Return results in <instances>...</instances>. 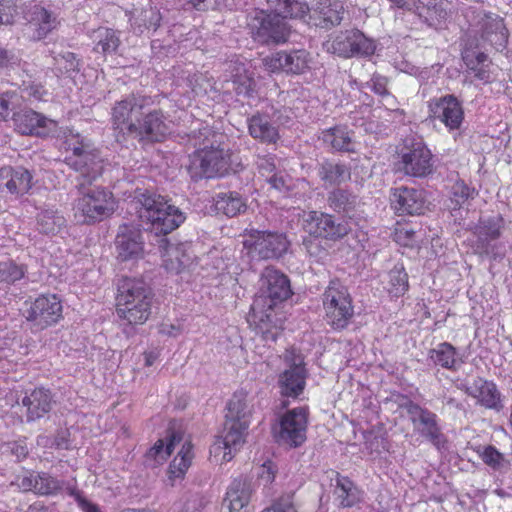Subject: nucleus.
Here are the masks:
<instances>
[{
  "mask_svg": "<svg viewBox=\"0 0 512 512\" xmlns=\"http://www.w3.org/2000/svg\"><path fill=\"white\" fill-rule=\"evenodd\" d=\"M319 175L329 185L341 184L351 177L350 170L346 166L329 162L322 164Z\"/></svg>",
  "mask_w": 512,
  "mask_h": 512,
  "instance_id": "49530a36",
  "label": "nucleus"
},
{
  "mask_svg": "<svg viewBox=\"0 0 512 512\" xmlns=\"http://www.w3.org/2000/svg\"><path fill=\"white\" fill-rule=\"evenodd\" d=\"M121 230L118 232L115 244L118 251V257L122 261L137 256L143 249V241L139 230L130 226H120Z\"/></svg>",
  "mask_w": 512,
  "mask_h": 512,
  "instance_id": "a878e982",
  "label": "nucleus"
},
{
  "mask_svg": "<svg viewBox=\"0 0 512 512\" xmlns=\"http://www.w3.org/2000/svg\"><path fill=\"white\" fill-rule=\"evenodd\" d=\"M306 222H318L319 224H333V220L331 216L325 215L323 213H319L317 211H312L308 213V218L305 219Z\"/></svg>",
  "mask_w": 512,
  "mask_h": 512,
  "instance_id": "774afa93",
  "label": "nucleus"
},
{
  "mask_svg": "<svg viewBox=\"0 0 512 512\" xmlns=\"http://www.w3.org/2000/svg\"><path fill=\"white\" fill-rule=\"evenodd\" d=\"M446 3L443 0H428L426 3L422 0L417 1L415 13L418 14L427 24L435 26L447 18L448 12Z\"/></svg>",
  "mask_w": 512,
  "mask_h": 512,
  "instance_id": "7c9ffc66",
  "label": "nucleus"
},
{
  "mask_svg": "<svg viewBox=\"0 0 512 512\" xmlns=\"http://www.w3.org/2000/svg\"><path fill=\"white\" fill-rule=\"evenodd\" d=\"M19 486L39 495H55L62 490L63 482L46 472H37L23 476Z\"/></svg>",
  "mask_w": 512,
  "mask_h": 512,
  "instance_id": "b1692460",
  "label": "nucleus"
},
{
  "mask_svg": "<svg viewBox=\"0 0 512 512\" xmlns=\"http://www.w3.org/2000/svg\"><path fill=\"white\" fill-rule=\"evenodd\" d=\"M322 302L327 323L336 330L346 328L354 315L348 289L339 281H331L322 295Z\"/></svg>",
  "mask_w": 512,
  "mask_h": 512,
  "instance_id": "6e6552de",
  "label": "nucleus"
},
{
  "mask_svg": "<svg viewBox=\"0 0 512 512\" xmlns=\"http://www.w3.org/2000/svg\"><path fill=\"white\" fill-rule=\"evenodd\" d=\"M258 168L262 175H268L276 170V165L272 157H262L258 161Z\"/></svg>",
  "mask_w": 512,
  "mask_h": 512,
  "instance_id": "338daca9",
  "label": "nucleus"
},
{
  "mask_svg": "<svg viewBox=\"0 0 512 512\" xmlns=\"http://www.w3.org/2000/svg\"><path fill=\"white\" fill-rule=\"evenodd\" d=\"M1 175L8 178L4 186L13 195L22 196L31 188L32 176L23 168L13 170L10 167H5L1 169Z\"/></svg>",
  "mask_w": 512,
  "mask_h": 512,
  "instance_id": "c756f323",
  "label": "nucleus"
},
{
  "mask_svg": "<svg viewBox=\"0 0 512 512\" xmlns=\"http://www.w3.org/2000/svg\"><path fill=\"white\" fill-rule=\"evenodd\" d=\"M227 414L225 418H231L250 423L251 409L248 402L247 394L243 391L233 394L227 406Z\"/></svg>",
  "mask_w": 512,
  "mask_h": 512,
  "instance_id": "37998d69",
  "label": "nucleus"
},
{
  "mask_svg": "<svg viewBox=\"0 0 512 512\" xmlns=\"http://www.w3.org/2000/svg\"><path fill=\"white\" fill-rule=\"evenodd\" d=\"M240 163L233 158L224 136L207 131L201 146L195 151L191 169L193 177H223L240 169Z\"/></svg>",
  "mask_w": 512,
  "mask_h": 512,
  "instance_id": "7ed1b4c3",
  "label": "nucleus"
},
{
  "mask_svg": "<svg viewBox=\"0 0 512 512\" xmlns=\"http://www.w3.org/2000/svg\"><path fill=\"white\" fill-rule=\"evenodd\" d=\"M27 272V267L17 264L12 259L0 261V284L12 285L21 280Z\"/></svg>",
  "mask_w": 512,
  "mask_h": 512,
  "instance_id": "de8ad7c7",
  "label": "nucleus"
},
{
  "mask_svg": "<svg viewBox=\"0 0 512 512\" xmlns=\"http://www.w3.org/2000/svg\"><path fill=\"white\" fill-rule=\"evenodd\" d=\"M26 320L38 330L57 323L62 317L61 300L56 295H41L26 311Z\"/></svg>",
  "mask_w": 512,
  "mask_h": 512,
  "instance_id": "2eb2a0df",
  "label": "nucleus"
},
{
  "mask_svg": "<svg viewBox=\"0 0 512 512\" xmlns=\"http://www.w3.org/2000/svg\"><path fill=\"white\" fill-rule=\"evenodd\" d=\"M251 494V482L244 477L236 478L227 489L224 505L230 512H240L249 503Z\"/></svg>",
  "mask_w": 512,
  "mask_h": 512,
  "instance_id": "cd10ccee",
  "label": "nucleus"
},
{
  "mask_svg": "<svg viewBox=\"0 0 512 512\" xmlns=\"http://www.w3.org/2000/svg\"><path fill=\"white\" fill-rule=\"evenodd\" d=\"M245 203L237 193L219 194L215 200V209L228 217L236 216L244 211Z\"/></svg>",
  "mask_w": 512,
  "mask_h": 512,
  "instance_id": "a18cd8bd",
  "label": "nucleus"
},
{
  "mask_svg": "<svg viewBox=\"0 0 512 512\" xmlns=\"http://www.w3.org/2000/svg\"><path fill=\"white\" fill-rule=\"evenodd\" d=\"M285 18L276 12L270 14L258 13L250 23L254 38L261 43L285 42L289 34V28L284 21Z\"/></svg>",
  "mask_w": 512,
  "mask_h": 512,
  "instance_id": "4468645a",
  "label": "nucleus"
},
{
  "mask_svg": "<svg viewBox=\"0 0 512 512\" xmlns=\"http://www.w3.org/2000/svg\"><path fill=\"white\" fill-rule=\"evenodd\" d=\"M475 196V190L470 188L463 180H457L450 190V198L447 207L454 221L462 220L468 210L466 206Z\"/></svg>",
  "mask_w": 512,
  "mask_h": 512,
  "instance_id": "bb28decb",
  "label": "nucleus"
},
{
  "mask_svg": "<svg viewBox=\"0 0 512 512\" xmlns=\"http://www.w3.org/2000/svg\"><path fill=\"white\" fill-rule=\"evenodd\" d=\"M116 313L129 325H142L151 315L153 293L141 279L123 278L118 284Z\"/></svg>",
  "mask_w": 512,
  "mask_h": 512,
  "instance_id": "20e7f679",
  "label": "nucleus"
},
{
  "mask_svg": "<svg viewBox=\"0 0 512 512\" xmlns=\"http://www.w3.org/2000/svg\"><path fill=\"white\" fill-rule=\"evenodd\" d=\"M483 37L492 45L504 46L507 42L508 32L503 20L497 15H485L481 21Z\"/></svg>",
  "mask_w": 512,
  "mask_h": 512,
  "instance_id": "2f4dec72",
  "label": "nucleus"
},
{
  "mask_svg": "<svg viewBox=\"0 0 512 512\" xmlns=\"http://www.w3.org/2000/svg\"><path fill=\"white\" fill-rule=\"evenodd\" d=\"M71 495L75 497V500L83 512H103L98 505L87 500L79 492L72 490Z\"/></svg>",
  "mask_w": 512,
  "mask_h": 512,
  "instance_id": "680f3d73",
  "label": "nucleus"
},
{
  "mask_svg": "<svg viewBox=\"0 0 512 512\" xmlns=\"http://www.w3.org/2000/svg\"><path fill=\"white\" fill-rule=\"evenodd\" d=\"M402 170L406 175L425 177L433 171L432 153L422 142H413L401 155Z\"/></svg>",
  "mask_w": 512,
  "mask_h": 512,
  "instance_id": "aec40b11",
  "label": "nucleus"
},
{
  "mask_svg": "<svg viewBox=\"0 0 512 512\" xmlns=\"http://www.w3.org/2000/svg\"><path fill=\"white\" fill-rule=\"evenodd\" d=\"M179 226H152L147 232L148 239L154 241L163 250V267L169 273L180 274L190 270L195 262V255L188 242L172 244L167 235Z\"/></svg>",
  "mask_w": 512,
  "mask_h": 512,
  "instance_id": "423d86ee",
  "label": "nucleus"
},
{
  "mask_svg": "<svg viewBox=\"0 0 512 512\" xmlns=\"http://www.w3.org/2000/svg\"><path fill=\"white\" fill-rule=\"evenodd\" d=\"M192 449L193 446L190 441L183 443L180 451L169 465L168 473L170 479H182L184 477L194 457Z\"/></svg>",
  "mask_w": 512,
  "mask_h": 512,
  "instance_id": "58836bf2",
  "label": "nucleus"
},
{
  "mask_svg": "<svg viewBox=\"0 0 512 512\" xmlns=\"http://www.w3.org/2000/svg\"><path fill=\"white\" fill-rule=\"evenodd\" d=\"M181 440V435L176 432L170 434L168 443H165L163 439H159L146 453V461H153L154 465L163 463L171 455L175 444Z\"/></svg>",
  "mask_w": 512,
  "mask_h": 512,
  "instance_id": "a19ab883",
  "label": "nucleus"
},
{
  "mask_svg": "<svg viewBox=\"0 0 512 512\" xmlns=\"http://www.w3.org/2000/svg\"><path fill=\"white\" fill-rule=\"evenodd\" d=\"M16 130L23 135H45L56 127L55 121L33 111L23 110L13 117Z\"/></svg>",
  "mask_w": 512,
  "mask_h": 512,
  "instance_id": "4be33fe9",
  "label": "nucleus"
},
{
  "mask_svg": "<svg viewBox=\"0 0 512 512\" xmlns=\"http://www.w3.org/2000/svg\"><path fill=\"white\" fill-rule=\"evenodd\" d=\"M322 139L332 148L340 151H354L352 137L345 127H334L322 133Z\"/></svg>",
  "mask_w": 512,
  "mask_h": 512,
  "instance_id": "79ce46f5",
  "label": "nucleus"
},
{
  "mask_svg": "<svg viewBox=\"0 0 512 512\" xmlns=\"http://www.w3.org/2000/svg\"><path fill=\"white\" fill-rule=\"evenodd\" d=\"M273 12L283 17L303 18L307 15L309 7L299 0H266Z\"/></svg>",
  "mask_w": 512,
  "mask_h": 512,
  "instance_id": "ea45409f",
  "label": "nucleus"
},
{
  "mask_svg": "<svg viewBox=\"0 0 512 512\" xmlns=\"http://www.w3.org/2000/svg\"><path fill=\"white\" fill-rule=\"evenodd\" d=\"M23 91L27 94L28 97H31L35 100H41L46 94V91L43 89V87L37 83L25 84Z\"/></svg>",
  "mask_w": 512,
  "mask_h": 512,
  "instance_id": "0e129e2a",
  "label": "nucleus"
},
{
  "mask_svg": "<svg viewBox=\"0 0 512 512\" xmlns=\"http://www.w3.org/2000/svg\"><path fill=\"white\" fill-rule=\"evenodd\" d=\"M464 391L487 409L500 410L502 408L501 394L491 381L483 378L474 379L471 384L464 387Z\"/></svg>",
  "mask_w": 512,
  "mask_h": 512,
  "instance_id": "5701e85b",
  "label": "nucleus"
},
{
  "mask_svg": "<svg viewBox=\"0 0 512 512\" xmlns=\"http://www.w3.org/2000/svg\"><path fill=\"white\" fill-rule=\"evenodd\" d=\"M284 359L289 367L279 376L280 393L286 397L296 398L303 392L306 384L307 372L304 361L302 356L293 350H287Z\"/></svg>",
  "mask_w": 512,
  "mask_h": 512,
  "instance_id": "f8f14e48",
  "label": "nucleus"
},
{
  "mask_svg": "<svg viewBox=\"0 0 512 512\" xmlns=\"http://www.w3.org/2000/svg\"><path fill=\"white\" fill-rule=\"evenodd\" d=\"M161 16L159 11L154 7H147L141 11L136 10L131 21L132 25L138 28H146L156 30L160 25Z\"/></svg>",
  "mask_w": 512,
  "mask_h": 512,
  "instance_id": "8fccbe9b",
  "label": "nucleus"
},
{
  "mask_svg": "<svg viewBox=\"0 0 512 512\" xmlns=\"http://www.w3.org/2000/svg\"><path fill=\"white\" fill-rule=\"evenodd\" d=\"M288 244L283 233L254 229L244 240V246L253 249L264 259L281 256L288 249Z\"/></svg>",
  "mask_w": 512,
  "mask_h": 512,
  "instance_id": "f3484780",
  "label": "nucleus"
},
{
  "mask_svg": "<svg viewBox=\"0 0 512 512\" xmlns=\"http://www.w3.org/2000/svg\"><path fill=\"white\" fill-rule=\"evenodd\" d=\"M58 22L55 16L40 6H35L32 11L29 28L34 31V38L40 40L45 38Z\"/></svg>",
  "mask_w": 512,
  "mask_h": 512,
  "instance_id": "473e14b6",
  "label": "nucleus"
},
{
  "mask_svg": "<svg viewBox=\"0 0 512 512\" xmlns=\"http://www.w3.org/2000/svg\"><path fill=\"white\" fill-rule=\"evenodd\" d=\"M472 234L477 238L475 240L477 248L488 253L489 241L497 239L500 232L497 226H473Z\"/></svg>",
  "mask_w": 512,
  "mask_h": 512,
  "instance_id": "3c124183",
  "label": "nucleus"
},
{
  "mask_svg": "<svg viewBox=\"0 0 512 512\" xmlns=\"http://www.w3.org/2000/svg\"><path fill=\"white\" fill-rule=\"evenodd\" d=\"M250 135L264 143H275L279 137L278 130L266 116L254 115L249 119Z\"/></svg>",
  "mask_w": 512,
  "mask_h": 512,
  "instance_id": "f704fd0d",
  "label": "nucleus"
},
{
  "mask_svg": "<svg viewBox=\"0 0 512 512\" xmlns=\"http://www.w3.org/2000/svg\"><path fill=\"white\" fill-rule=\"evenodd\" d=\"M314 13L322 19L325 27L339 25L345 13L344 6L339 0H319Z\"/></svg>",
  "mask_w": 512,
  "mask_h": 512,
  "instance_id": "72a5a7b5",
  "label": "nucleus"
},
{
  "mask_svg": "<svg viewBox=\"0 0 512 512\" xmlns=\"http://www.w3.org/2000/svg\"><path fill=\"white\" fill-rule=\"evenodd\" d=\"M260 282L261 286L251 305L249 317L266 341H276L279 328L275 309L291 296L290 280L280 271L267 267Z\"/></svg>",
  "mask_w": 512,
  "mask_h": 512,
  "instance_id": "f257e3e1",
  "label": "nucleus"
},
{
  "mask_svg": "<svg viewBox=\"0 0 512 512\" xmlns=\"http://www.w3.org/2000/svg\"><path fill=\"white\" fill-rule=\"evenodd\" d=\"M16 94L13 92H6L0 94V120H6L10 114V105L13 103V98Z\"/></svg>",
  "mask_w": 512,
  "mask_h": 512,
  "instance_id": "052dcab7",
  "label": "nucleus"
},
{
  "mask_svg": "<svg viewBox=\"0 0 512 512\" xmlns=\"http://www.w3.org/2000/svg\"><path fill=\"white\" fill-rule=\"evenodd\" d=\"M464 61L468 69L472 72L484 62H487V55L481 52H468L464 56Z\"/></svg>",
  "mask_w": 512,
  "mask_h": 512,
  "instance_id": "4d7b16f0",
  "label": "nucleus"
},
{
  "mask_svg": "<svg viewBox=\"0 0 512 512\" xmlns=\"http://www.w3.org/2000/svg\"><path fill=\"white\" fill-rule=\"evenodd\" d=\"M65 149L71 152L67 163L78 171L88 183L96 179L102 171L100 156L92 141L70 129L65 133Z\"/></svg>",
  "mask_w": 512,
  "mask_h": 512,
  "instance_id": "39448f33",
  "label": "nucleus"
},
{
  "mask_svg": "<svg viewBox=\"0 0 512 512\" xmlns=\"http://www.w3.org/2000/svg\"><path fill=\"white\" fill-rule=\"evenodd\" d=\"M491 63L487 59V62H484L483 65H480L475 70L472 71L474 74V77L484 83L491 81V69H490Z\"/></svg>",
  "mask_w": 512,
  "mask_h": 512,
  "instance_id": "e2e57ef3",
  "label": "nucleus"
},
{
  "mask_svg": "<svg viewBox=\"0 0 512 512\" xmlns=\"http://www.w3.org/2000/svg\"><path fill=\"white\" fill-rule=\"evenodd\" d=\"M325 47L327 52L344 58L370 56L376 49L374 41L359 30L340 32L328 40Z\"/></svg>",
  "mask_w": 512,
  "mask_h": 512,
  "instance_id": "1a4fd4ad",
  "label": "nucleus"
},
{
  "mask_svg": "<svg viewBox=\"0 0 512 512\" xmlns=\"http://www.w3.org/2000/svg\"><path fill=\"white\" fill-rule=\"evenodd\" d=\"M225 83H231L237 94L248 95L254 86V79L245 65L238 61H230L226 64L223 76Z\"/></svg>",
  "mask_w": 512,
  "mask_h": 512,
  "instance_id": "c85d7f7f",
  "label": "nucleus"
},
{
  "mask_svg": "<svg viewBox=\"0 0 512 512\" xmlns=\"http://www.w3.org/2000/svg\"><path fill=\"white\" fill-rule=\"evenodd\" d=\"M429 358L435 365L454 371L462 364V361L457 358L455 347L448 342L440 343L434 349H431Z\"/></svg>",
  "mask_w": 512,
  "mask_h": 512,
  "instance_id": "e433bc0d",
  "label": "nucleus"
},
{
  "mask_svg": "<svg viewBox=\"0 0 512 512\" xmlns=\"http://www.w3.org/2000/svg\"><path fill=\"white\" fill-rule=\"evenodd\" d=\"M53 396L48 389L36 388L26 395L22 404L27 408V421H35L50 412L54 404Z\"/></svg>",
  "mask_w": 512,
  "mask_h": 512,
  "instance_id": "393cba45",
  "label": "nucleus"
},
{
  "mask_svg": "<svg viewBox=\"0 0 512 512\" xmlns=\"http://www.w3.org/2000/svg\"><path fill=\"white\" fill-rule=\"evenodd\" d=\"M82 197L77 201V209L90 219L103 221L114 211L112 195L100 187L85 189L84 183L80 184Z\"/></svg>",
  "mask_w": 512,
  "mask_h": 512,
  "instance_id": "9b49d317",
  "label": "nucleus"
},
{
  "mask_svg": "<svg viewBox=\"0 0 512 512\" xmlns=\"http://www.w3.org/2000/svg\"><path fill=\"white\" fill-rule=\"evenodd\" d=\"M481 458L486 465L495 470L505 469L509 466V461L493 446L486 447Z\"/></svg>",
  "mask_w": 512,
  "mask_h": 512,
  "instance_id": "864d4df0",
  "label": "nucleus"
},
{
  "mask_svg": "<svg viewBox=\"0 0 512 512\" xmlns=\"http://www.w3.org/2000/svg\"><path fill=\"white\" fill-rule=\"evenodd\" d=\"M390 201L399 215H420L425 209L423 192L414 188L399 187L393 189Z\"/></svg>",
  "mask_w": 512,
  "mask_h": 512,
  "instance_id": "412c9836",
  "label": "nucleus"
},
{
  "mask_svg": "<svg viewBox=\"0 0 512 512\" xmlns=\"http://www.w3.org/2000/svg\"><path fill=\"white\" fill-rule=\"evenodd\" d=\"M14 12L12 0H0V25L11 24Z\"/></svg>",
  "mask_w": 512,
  "mask_h": 512,
  "instance_id": "6e6d98bb",
  "label": "nucleus"
},
{
  "mask_svg": "<svg viewBox=\"0 0 512 512\" xmlns=\"http://www.w3.org/2000/svg\"><path fill=\"white\" fill-rule=\"evenodd\" d=\"M312 58L306 50H294L289 53L277 52L263 59V65L268 72H286L302 74L310 68Z\"/></svg>",
  "mask_w": 512,
  "mask_h": 512,
  "instance_id": "dca6fc26",
  "label": "nucleus"
},
{
  "mask_svg": "<svg viewBox=\"0 0 512 512\" xmlns=\"http://www.w3.org/2000/svg\"><path fill=\"white\" fill-rule=\"evenodd\" d=\"M404 408L407 411L414 430L437 449H440L445 444L446 440L438 423V416L413 401H408L404 405Z\"/></svg>",
  "mask_w": 512,
  "mask_h": 512,
  "instance_id": "9d476101",
  "label": "nucleus"
},
{
  "mask_svg": "<svg viewBox=\"0 0 512 512\" xmlns=\"http://www.w3.org/2000/svg\"><path fill=\"white\" fill-rule=\"evenodd\" d=\"M57 62L59 64L65 62L64 69L66 72L75 71L78 68V61L75 55L71 52H66L65 54L61 55L60 58L57 59Z\"/></svg>",
  "mask_w": 512,
  "mask_h": 512,
  "instance_id": "69168bd1",
  "label": "nucleus"
},
{
  "mask_svg": "<svg viewBox=\"0 0 512 512\" xmlns=\"http://www.w3.org/2000/svg\"><path fill=\"white\" fill-rule=\"evenodd\" d=\"M187 86L196 96L207 95L215 91V82L207 73L194 72L187 76Z\"/></svg>",
  "mask_w": 512,
  "mask_h": 512,
  "instance_id": "09e8293b",
  "label": "nucleus"
},
{
  "mask_svg": "<svg viewBox=\"0 0 512 512\" xmlns=\"http://www.w3.org/2000/svg\"><path fill=\"white\" fill-rule=\"evenodd\" d=\"M309 234L315 238L336 240L348 234V226H309Z\"/></svg>",
  "mask_w": 512,
  "mask_h": 512,
  "instance_id": "603ef678",
  "label": "nucleus"
},
{
  "mask_svg": "<svg viewBox=\"0 0 512 512\" xmlns=\"http://www.w3.org/2000/svg\"><path fill=\"white\" fill-rule=\"evenodd\" d=\"M429 115L443 123L450 131L459 129L464 119L463 108L452 95L432 99L429 102Z\"/></svg>",
  "mask_w": 512,
  "mask_h": 512,
  "instance_id": "6ab92c4d",
  "label": "nucleus"
},
{
  "mask_svg": "<svg viewBox=\"0 0 512 512\" xmlns=\"http://www.w3.org/2000/svg\"><path fill=\"white\" fill-rule=\"evenodd\" d=\"M335 495L343 508L352 507L361 501L362 493L347 477L337 476Z\"/></svg>",
  "mask_w": 512,
  "mask_h": 512,
  "instance_id": "4c0bfd02",
  "label": "nucleus"
},
{
  "mask_svg": "<svg viewBox=\"0 0 512 512\" xmlns=\"http://www.w3.org/2000/svg\"><path fill=\"white\" fill-rule=\"evenodd\" d=\"M259 482L264 486H268L275 479V467L272 462H266L260 467L258 473Z\"/></svg>",
  "mask_w": 512,
  "mask_h": 512,
  "instance_id": "bf43d9fd",
  "label": "nucleus"
},
{
  "mask_svg": "<svg viewBox=\"0 0 512 512\" xmlns=\"http://www.w3.org/2000/svg\"><path fill=\"white\" fill-rule=\"evenodd\" d=\"M307 412L304 408H295L285 413L275 430L277 442L290 447H298L306 440Z\"/></svg>",
  "mask_w": 512,
  "mask_h": 512,
  "instance_id": "ddd939ff",
  "label": "nucleus"
},
{
  "mask_svg": "<svg viewBox=\"0 0 512 512\" xmlns=\"http://www.w3.org/2000/svg\"><path fill=\"white\" fill-rule=\"evenodd\" d=\"M408 274L402 264H396L387 274L386 289L393 297L404 295L408 290Z\"/></svg>",
  "mask_w": 512,
  "mask_h": 512,
  "instance_id": "c03bdc74",
  "label": "nucleus"
},
{
  "mask_svg": "<svg viewBox=\"0 0 512 512\" xmlns=\"http://www.w3.org/2000/svg\"><path fill=\"white\" fill-rule=\"evenodd\" d=\"M355 197L344 190H336L331 193L329 200L336 207H345L347 204L354 202Z\"/></svg>",
  "mask_w": 512,
  "mask_h": 512,
  "instance_id": "13d9d810",
  "label": "nucleus"
},
{
  "mask_svg": "<svg viewBox=\"0 0 512 512\" xmlns=\"http://www.w3.org/2000/svg\"><path fill=\"white\" fill-rule=\"evenodd\" d=\"M262 512H296V508L294 505V493L289 492L281 495Z\"/></svg>",
  "mask_w": 512,
  "mask_h": 512,
  "instance_id": "5fc2aeb1",
  "label": "nucleus"
},
{
  "mask_svg": "<svg viewBox=\"0 0 512 512\" xmlns=\"http://www.w3.org/2000/svg\"><path fill=\"white\" fill-rule=\"evenodd\" d=\"M91 39L94 50L103 54L114 53L120 46L119 33L108 27H99L92 31Z\"/></svg>",
  "mask_w": 512,
  "mask_h": 512,
  "instance_id": "c9c22d12",
  "label": "nucleus"
},
{
  "mask_svg": "<svg viewBox=\"0 0 512 512\" xmlns=\"http://www.w3.org/2000/svg\"><path fill=\"white\" fill-rule=\"evenodd\" d=\"M249 427L247 422L225 418L223 435L221 439L216 441L211 449L215 455H218L222 450L223 460L230 461L233 458V453L236 452L245 441V434Z\"/></svg>",
  "mask_w": 512,
  "mask_h": 512,
  "instance_id": "a211bd4d",
  "label": "nucleus"
},
{
  "mask_svg": "<svg viewBox=\"0 0 512 512\" xmlns=\"http://www.w3.org/2000/svg\"><path fill=\"white\" fill-rule=\"evenodd\" d=\"M138 220L146 224H182L186 213L161 195L139 193L132 201Z\"/></svg>",
  "mask_w": 512,
  "mask_h": 512,
  "instance_id": "0eeeda50",
  "label": "nucleus"
},
{
  "mask_svg": "<svg viewBox=\"0 0 512 512\" xmlns=\"http://www.w3.org/2000/svg\"><path fill=\"white\" fill-rule=\"evenodd\" d=\"M112 117L116 129L139 140L160 141L167 132L162 116L156 111L144 115L134 96L117 102Z\"/></svg>",
  "mask_w": 512,
  "mask_h": 512,
  "instance_id": "f03ea898",
  "label": "nucleus"
}]
</instances>
